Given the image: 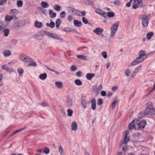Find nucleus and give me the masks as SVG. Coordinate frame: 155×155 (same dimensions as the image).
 <instances>
[{"instance_id":"obj_1","label":"nucleus","mask_w":155,"mask_h":155,"mask_svg":"<svg viewBox=\"0 0 155 155\" xmlns=\"http://www.w3.org/2000/svg\"><path fill=\"white\" fill-rule=\"evenodd\" d=\"M146 125V121L144 120L140 121L134 119L130 123L128 126V129L131 130L134 128L135 130H138L140 129H143Z\"/></svg>"},{"instance_id":"obj_2","label":"nucleus","mask_w":155,"mask_h":155,"mask_svg":"<svg viewBox=\"0 0 155 155\" xmlns=\"http://www.w3.org/2000/svg\"><path fill=\"white\" fill-rule=\"evenodd\" d=\"M120 22L117 21L114 24L111 26L110 28V34L111 37H113L115 35L116 32L117 31L119 27Z\"/></svg>"},{"instance_id":"obj_3","label":"nucleus","mask_w":155,"mask_h":155,"mask_svg":"<svg viewBox=\"0 0 155 155\" xmlns=\"http://www.w3.org/2000/svg\"><path fill=\"white\" fill-rule=\"evenodd\" d=\"M142 0H134L132 5L133 9H136L137 8L142 7Z\"/></svg>"},{"instance_id":"obj_4","label":"nucleus","mask_w":155,"mask_h":155,"mask_svg":"<svg viewBox=\"0 0 155 155\" xmlns=\"http://www.w3.org/2000/svg\"><path fill=\"white\" fill-rule=\"evenodd\" d=\"M141 19L142 25L144 27H147L148 24L149 17L148 18L147 16L143 15Z\"/></svg>"},{"instance_id":"obj_5","label":"nucleus","mask_w":155,"mask_h":155,"mask_svg":"<svg viewBox=\"0 0 155 155\" xmlns=\"http://www.w3.org/2000/svg\"><path fill=\"white\" fill-rule=\"evenodd\" d=\"M129 132L127 130L125 131L124 134V138L123 140L121 141L122 144L121 146H123L124 144H126L127 143L129 140V137H127V135L128 134Z\"/></svg>"},{"instance_id":"obj_6","label":"nucleus","mask_w":155,"mask_h":155,"mask_svg":"<svg viewBox=\"0 0 155 155\" xmlns=\"http://www.w3.org/2000/svg\"><path fill=\"white\" fill-rule=\"evenodd\" d=\"M147 115H152L155 114V109L151 107H148L145 110Z\"/></svg>"},{"instance_id":"obj_7","label":"nucleus","mask_w":155,"mask_h":155,"mask_svg":"<svg viewBox=\"0 0 155 155\" xmlns=\"http://www.w3.org/2000/svg\"><path fill=\"white\" fill-rule=\"evenodd\" d=\"M72 98L68 96L66 102V105L67 107H70L73 105Z\"/></svg>"},{"instance_id":"obj_8","label":"nucleus","mask_w":155,"mask_h":155,"mask_svg":"<svg viewBox=\"0 0 155 155\" xmlns=\"http://www.w3.org/2000/svg\"><path fill=\"white\" fill-rule=\"evenodd\" d=\"M104 31L103 29L101 28L97 27L94 30L93 32L97 34L100 35H101L102 33Z\"/></svg>"},{"instance_id":"obj_9","label":"nucleus","mask_w":155,"mask_h":155,"mask_svg":"<svg viewBox=\"0 0 155 155\" xmlns=\"http://www.w3.org/2000/svg\"><path fill=\"white\" fill-rule=\"evenodd\" d=\"M68 9L69 12L70 13L71 12L74 14H75L76 15H78V14H77V13L78 12V10L75 8L71 7H68Z\"/></svg>"},{"instance_id":"obj_10","label":"nucleus","mask_w":155,"mask_h":155,"mask_svg":"<svg viewBox=\"0 0 155 155\" xmlns=\"http://www.w3.org/2000/svg\"><path fill=\"white\" fill-rule=\"evenodd\" d=\"M51 38L57 40H60L61 41H63V39L59 37L58 35L53 33L51 35Z\"/></svg>"},{"instance_id":"obj_11","label":"nucleus","mask_w":155,"mask_h":155,"mask_svg":"<svg viewBox=\"0 0 155 155\" xmlns=\"http://www.w3.org/2000/svg\"><path fill=\"white\" fill-rule=\"evenodd\" d=\"M3 54L5 57H6L11 56L12 55V53L9 50H7L3 52Z\"/></svg>"},{"instance_id":"obj_12","label":"nucleus","mask_w":155,"mask_h":155,"mask_svg":"<svg viewBox=\"0 0 155 155\" xmlns=\"http://www.w3.org/2000/svg\"><path fill=\"white\" fill-rule=\"evenodd\" d=\"M147 113L145 111V110L143 112H140L138 115V117L140 118H142L145 117Z\"/></svg>"},{"instance_id":"obj_13","label":"nucleus","mask_w":155,"mask_h":155,"mask_svg":"<svg viewBox=\"0 0 155 155\" xmlns=\"http://www.w3.org/2000/svg\"><path fill=\"white\" fill-rule=\"evenodd\" d=\"M141 62V61L137 57L135 60L131 63V66H134L138 64Z\"/></svg>"},{"instance_id":"obj_14","label":"nucleus","mask_w":155,"mask_h":155,"mask_svg":"<svg viewBox=\"0 0 155 155\" xmlns=\"http://www.w3.org/2000/svg\"><path fill=\"white\" fill-rule=\"evenodd\" d=\"M96 100L95 99H92L91 101V108L93 110H94L96 108Z\"/></svg>"},{"instance_id":"obj_15","label":"nucleus","mask_w":155,"mask_h":155,"mask_svg":"<svg viewBox=\"0 0 155 155\" xmlns=\"http://www.w3.org/2000/svg\"><path fill=\"white\" fill-rule=\"evenodd\" d=\"M94 74L93 73H87L86 77L88 80H90L94 76Z\"/></svg>"},{"instance_id":"obj_16","label":"nucleus","mask_w":155,"mask_h":155,"mask_svg":"<svg viewBox=\"0 0 155 155\" xmlns=\"http://www.w3.org/2000/svg\"><path fill=\"white\" fill-rule=\"evenodd\" d=\"M49 14L50 17L51 18H54L56 17V13L53 12L51 10H50L49 11Z\"/></svg>"},{"instance_id":"obj_17","label":"nucleus","mask_w":155,"mask_h":155,"mask_svg":"<svg viewBox=\"0 0 155 155\" xmlns=\"http://www.w3.org/2000/svg\"><path fill=\"white\" fill-rule=\"evenodd\" d=\"M35 25L36 27L40 28L42 26V23L38 21H36L35 22Z\"/></svg>"},{"instance_id":"obj_18","label":"nucleus","mask_w":155,"mask_h":155,"mask_svg":"<svg viewBox=\"0 0 155 155\" xmlns=\"http://www.w3.org/2000/svg\"><path fill=\"white\" fill-rule=\"evenodd\" d=\"M74 24L75 26L77 27H79L81 26L82 24L81 21L77 20H75L74 21Z\"/></svg>"},{"instance_id":"obj_19","label":"nucleus","mask_w":155,"mask_h":155,"mask_svg":"<svg viewBox=\"0 0 155 155\" xmlns=\"http://www.w3.org/2000/svg\"><path fill=\"white\" fill-rule=\"evenodd\" d=\"M71 129L73 131H75L77 129V126L76 122L72 123L71 125Z\"/></svg>"},{"instance_id":"obj_20","label":"nucleus","mask_w":155,"mask_h":155,"mask_svg":"<svg viewBox=\"0 0 155 155\" xmlns=\"http://www.w3.org/2000/svg\"><path fill=\"white\" fill-rule=\"evenodd\" d=\"M139 58H140V57L141 56H143L145 57V58H146L147 57V55L145 54V52L143 50L140 51L139 53H138Z\"/></svg>"},{"instance_id":"obj_21","label":"nucleus","mask_w":155,"mask_h":155,"mask_svg":"<svg viewBox=\"0 0 155 155\" xmlns=\"http://www.w3.org/2000/svg\"><path fill=\"white\" fill-rule=\"evenodd\" d=\"M95 0H84V3L86 5H90L92 4Z\"/></svg>"},{"instance_id":"obj_22","label":"nucleus","mask_w":155,"mask_h":155,"mask_svg":"<svg viewBox=\"0 0 155 155\" xmlns=\"http://www.w3.org/2000/svg\"><path fill=\"white\" fill-rule=\"evenodd\" d=\"M47 77V74L46 73L41 74L39 76V78L42 80H45Z\"/></svg>"},{"instance_id":"obj_23","label":"nucleus","mask_w":155,"mask_h":155,"mask_svg":"<svg viewBox=\"0 0 155 155\" xmlns=\"http://www.w3.org/2000/svg\"><path fill=\"white\" fill-rule=\"evenodd\" d=\"M55 85L58 88H61L62 87V84L60 81H57L55 83Z\"/></svg>"},{"instance_id":"obj_24","label":"nucleus","mask_w":155,"mask_h":155,"mask_svg":"<svg viewBox=\"0 0 155 155\" xmlns=\"http://www.w3.org/2000/svg\"><path fill=\"white\" fill-rule=\"evenodd\" d=\"M46 25L47 26L50 27V28H54L55 26V23L53 21H51L50 24H49L48 23H47L46 24Z\"/></svg>"},{"instance_id":"obj_25","label":"nucleus","mask_w":155,"mask_h":155,"mask_svg":"<svg viewBox=\"0 0 155 155\" xmlns=\"http://www.w3.org/2000/svg\"><path fill=\"white\" fill-rule=\"evenodd\" d=\"M2 32H4V35L5 36H7L9 34V30L8 28H5L2 31Z\"/></svg>"},{"instance_id":"obj_26","label":"nucleus","mask_w":155,"mask_h":155,"mask_svg":"<svg viewBox=\"0 0 155 155\" xmlns=\"http://www.w3.org/2000/svg\"><path fill=\"white\" fill-rule=\"evenodd\" d=\"M41 5L42 7L44 8H47L49 6V4L46 2H41Z\"/></svg>"},{"instance_id":"obj_27","label":"nucleus","mask_w":155,"mask_h":155,"mask_svg":"<svg viewBox=\"0 0 155 155\" xmlns=\"http://www.w3.org/2000/svg\"><path fill=\"white\" fill-rule=\"evenodd\" d=\"M74 82L76 85H81L82 84L81 81L79 79H76L74 81Z\"/></svg>"},{"instance_id":"obj_28","label":"nucleus","mask_w":155,"mask_h":155,"mask_svg":"<svg viewBox=\"0 0 155 155\" xmlns=\"http://www.w3.org/2000/svg\"><path fill=\"white\" fill-rule=\"evenodd\" d=\"M28 65L29 66H37V64L35 62L33 61V60L32 59V61H31L29 62Z\"/></svg>"},{"instance_id":"obj_29","label":"nucleus","mask_w":155,"mask_h":155,"mask_svg":"<svg viewBox=\"0 0 155 155\" xmlns=\"http://www.w3.org/2000/svg\"><path fill=\"white\" fill-rule=\"evenodd\" d=\"M115 16V14L113 12H110L107 13V17L108 18H112Z\"/></svg>"},{"instance_id":"obj_30","label":"nucleus","mask_w":155,"mask_h":155,"mask_svg":"<svg viewBox=\"0 0 155 155\" xmlns=\"http://www.w3.org/2000/svg\"><path fill=\"white\" fill-rule=\"evenodd\" d=\"M153 33L152 32H151L147 34V37L148 40L151 39L153 35Z\"/></svg>"},{"instance_id":"obj_31","label":"nucleus","mask_w":155,"mask_h":155,"mask_svg":"<svg viewBox=\"0 0 155 155\" xmlns=\"http://www.w3.org/2000/svg\"><path fill=\"white\" fill-rule=\"evenodd\" d=\"M81 105L83 106V107L84 108H86L87 107V101L86 100H84V101H81Z\"/></svg>"},{"instance_id":"obj_32","label":"nucleus","mask_w":155,"mask_h":155,"mask_svg":"<svg viewBox=\"0 0 155 155\" xmlns=\"http://www.w3.org/2000/svg\"><path fill=\"white\" fill-rule=\"evenodd\" d=\"M32 59L26 56V57H25L24 61H23L24 62H29V61H32Z\"/></svg>"},{"instance_id":"obj_33","label":"nucleus","mask_w":155,"mask_h":155,"mask_svg":"<svg viewBox=\"0 0 155 155\" xmlns=\"http://www.w3.org/2000/svg\"><path fill=\"white\" fill-rule=\"evenodd\" d=\"M141 67L142 66L141 65H139L137 67H136V68L135 69L134 71L137 74L141 69Z\"/></svg>"},{"instance_id":"obj_34","label":"nucleus","mask_w":155,"mask_h":155,"mask_svg":"<svg viewBox=\"0 0 155 155\" xmlns=\"http://www.w3.org/2000/svg\"><path fill=\"white\" fill-rule=\"evenodd\" d=\"M58 149L61 155H64V150L61 146H59Z\"/></svg>"},{"instance_id":"obj_35","label":"nucleus","mask_w":155,"mask_h":155,"mask_svg":"<svg viewBox=\"0 0 155 155\" xmlns=\"http://www.w3.org/2000/svg\"><path fill=\"white\" fill-rule=\"evenodd\" d=\"M67 112L68 115L69 117H71L72 115V113H73V110L70 109H69L68 110Z\"/></svg>"},{"instance_id":"obj_36","label":"nucleus","mask_w":155,"mask_h":155,"mask_svg":"<svg viewBox=\"0 0 155 155\" xmlns=\"http://www.w3.org/2000/svg\"><path fill=\"white\" fill-rule=\"evenodd\" d=\"M53 8L55 10L58 11L60 10L61 7L58 5H56L53 6Z\"/></svg>"},{"instance_id":"obj_37","label":"nucleus","mask_w":155,"mask_h":155,"mask_svg":"<svg viewBox=\"0 0 155 155\" xmlns=\"http://www.w3.org/2000/svg\"><path fill=\"white\" fill-rule=\"evenodd\" d=\"M77 56L79 58L84 60H86V57L82 55H77Z\"/></svg>"},{"instance_id":"obj_38","label":"nucleus","mask_w":155,"mask_h":155,"mask_svg":"<svg viewBox=\"0 0 155 155\" xmlns=\"http://www.w3.org/2000/svg\"><path fill=\"white\" fill-rule=\"evenodd\" d=\"M43 151L45 153L48 154L49 153L50 150L48 147H46L44 149Z\"/></svg>"},{"instance_id":"obj_39","label":"nucleus","mask_w":155,"mask_h":155,"mask_svg":"<svg viewBox=\"0 0 155 155\" xmlns=\"http://www.w3.org/2000/svg\"><path fill=\"white\" fill-rule=\"evenodd\" d=\"M18 71L19 73V76H21L23 73L24 72L23 70L21 68H19L18 69Z\"/></svg>"},{"instance_id":"obj_40","label":"nucleus","mask_w":155,"mask_h":155,"mask_svg":"<svg viewBox=\"0 0 155 155\" xmlns=\"http://www.w3.org/2000/svg\"><path fill=\"white\" fill-rule=\"evenodd\" d=\"M23 3L22 1L19 0L17 2V5L18 7H21L22 6Z\"/></svg>"},{"instance_id":"obj_41","label":"nucleus","mask_w":155,"mask_h":155,"mask_svg":"<svg viewBox=\"0 0 155 155\" xmlns=\"http://www.w3.org/2000/svg\"><path fill=\"white\" fill-rule=\"evenodd\" d=\"M20 24L19 21L15 22L13 25V26L15 28H18L20 26Z\"/></svg>"},{"instance_id":"obj_42","label":"nucleus","mask_w":155,"mask_h":155,"mask_svg":"<svg viewBox=\"0 0 155 155\" xmlns=\"http://www.w3.org/2000/svg\"><path fill=\"white\" fill-rule=\"evenodd\" d=\"M26 57V55L24 54H21L20 56V59L22 61H23L25 59V57Z\"/></svg>"},{"instance_id":"obj_43","label":"nucleus","mask_w":155,"mask_h":155,"mask_svg":"<svg viewBox=\"0 0 155 155\" xmlns=\"http://www.w3.org/2000/svg\"><path fill=\"white\" fill-rule=\"evenodd\" d=\"M12 18V17H11L10 16L8 15H6L5 18V21H10Z\"/></svg>"},{"instance_id":"obj_44","label":"nucleus","mask_w":155,"mask_h":155,"mask_svg":"<svg viewBox=\"0 0 155 155\" xmlns=\"http://www.w3.org/2000/svg\"><path fill=\"white\" fill-rule=\"evenodd\" d=\"M95 12L97 13L102 15V14L103 13L104 11L101 10L99 8H97L95 10Z\"/></svg>"},{"instance_id":"obj_45","label":"nucleus","mask_w":155,"mask_h":155,"mask_svg":"<svg viewBox=\"0 0 155 155\" xmlns=\"http://www.w3.org/2000/svg\"><path fill=\"white\" fill-rule=\"evenodd\" d=\"M5 27L4 25L3 22L0 21V31L3 29Z\"/></svg>"},{"instance_id":"obj_46","label":"nucleus","mask_w":155,"mask_h":155,"mask_svg":"<svg viewBox=\"0 0 155 155\" xmlns=\"http://www.w3.org/2000/svg\"><path fill=\"white\" fill-rule=\"evenodd\" d=\"M77 69V68H76L74 65L71 66L70 68L71 70L72 71H74L76 70Z\"/></svg>"},{"instance_id":"obj_47","label":"nucleus","mask_w":155,"mask_h":155,"mask_svg":"<svg viewBox=\"0 0 155 155\" xmlns=\"http://www.w3.org/2000/svg\"><path fill=\"white\" fill-rule=\"evenodd\" d=\"M65 12L64 11H62L60 14V17L63 18L65 17Z\"/></svg>"},{"instance_id":"obj_48","label":"nucleus","mask_w":155,"mask_h":155,"mask_svg":"<svg viewBox=\"0 0 155 155\" xmlns=\"http://www.w3.org/2000/svg\"><path fill=\"white\" fill-rule=\"evenodd\" d=\"M82 21L85 24H87L88 23V21L85 17L82 18Z\"/></svg>"},{"instance_id":"obj_49","label":"nucleus","mask_w":155,"mask_h":155,"mask_svg":"<svg viewBox=\"0 0 155 155\" xmlns=\"http://www.w3.org/2000/svg\"><path fill=\"white\" fill-rule=\"evenodd\" d=\"M130 73V71L129 69H127L125 72V74L127 76H129V74Z\"/></svg>"},{"instance_id":"obj_50","label":"nucleus","mask_w":155,"mask_h":155,"mask_svg":"<svg viewBox=\"0 0 155 155\" xmlns=\"http://www.w3.org/2000/svg\"><path fill=\"white\" fill-rule=\"evenodd\" d=\"M74 18L71 15H69L68 16L67 19L70 22L72 21Z\"/></svg>"},{"instance_id":"obj_51","label":"nucleus","mask_w":155,"mask_h":155,"mask_svg":"<svg viewBox=\"0 0 155 155\" xmlns=\"http://www.w3.org/2000/svg\"><path fill=\"white\" fill-rule=\"evenodd\" d=\"M101 55L104 58H106L107 57V53L105 51H103L101 53Z\"/></svg>"},{"instance_id":"obj_52","label":"nucleus","mask_w":155,"mask_h":155,"mask_svg":"<svg viewBox=\"0 0 155 155\" xmlns=\"http://www.w3.org/2000/svg\"><path fill=\"white\" fill-rule=\"evenodd\" d=\"M103 103L102 100L101 98L99 99L97 101V104L98 105H101Z\"/></svg>"},{"instance_id":"obj_53","label":"nucleus","mask_w":155,"mask_h":155,"mask_svg":"<svg viewBox=\"0 0 155 155\" xmlns=\"http://www.w3.org/2000/svg\"><path fill=\"white\" fill-rule=\"evenodd\" d=\"M44 34L47 35L48 36L50 37L51 36V35L52 33L48 31H44Z\"/></svg>"},{"instance_id":"obj_54","label":"nucleus","mask_w":155,"mask_h":155,"mask_svg":"<svg viewBox=\"0 0 155 155\" xmlns=\"http://www.w3.org/2000/svg\"><path fill=\"white\" fill-rule=\"evenodd\" d=\"M97 86L96 85L93 86L92 87V90L94 92H96L97 91Z\"/></svg>"},{"instance_id":"obj_55","label":"nucleus","mask_w":155,"mask_h":155,"mask_svg":"<svg viewBox=\"0 0 155 155\" xmlns=\"http://www.w3.org/2000/svg\"><path fill=\"white\" fill-rule=\"evenodd\" d=\"M7 1V0H0V5H3L4 4H5Z\"/></svg>"},{"instance_id":"obj_56","label":"nucleus","mask_w":155,"mask_h":155,"mask_svg":"<svg viewBox=\"0 0 155 155\" xmlns=\"http://www.w3.org/2000/svg\"><path fill=\"white\" fill-rule=\"evenodd\" d=\"M40 36H41V35H38L37 34H36V35H34L33 36V38H35V39H39V40H41L42 39L41 38L40 39L38 38V37Z\"/></svg>"},{"instance_id":"obj_57","label":"nucleus","mask_w":155,"mask_h":155,"mask_svg":"<svg viewBox=\"0 0 155 155\" xmlns=\"http://www.w3.org/2000/svg\"><path fill=\"white\" fill-rule=\"evenodd\" d=\"M117 102V101L116 99H114L113 100V102L112 103V105L113 107H114L116 106V104Z\"/></svg>"},{"instance_id":"obj_58","label":"nucleus","mask_w":155,"mask_h":155,"mask_svg":"<svg viewBox=\"0 0 155 155\" xmlns=\"http://www.w3.org/2000/svg\"><path fill=\"white\" fill-rule=\"evenodd\" d=\"M107 13H106L104 12L102 14V15L103 17H104L105 18L107 19V18H108V17H107Z\"/></svg>"},{"instance_id":"obj_59","label":"nucleus","mask_w":155,"mask_h":155,"mask_svg":"<svg viewBox=\"0 0 155 155\" xmlns=\"http://www.w3.org/2000/svg\"><path fill=\"white\" fill-rule=\"evenodd\" d=\"M40 105H41L43 107H45L47 105V104L45 102H42L39 103Z\"/></svg>"},{"instance_id":"obj_60","label":"nucleus","mask_w":155,"mask_h":155,"mask_svg":"<svg viewBox=\"0 0 155 155\" xmlns=\"http://www.w3.org/2000/svg\"><path fill=\"white\" fill-rule=\"evenodd\" d=\"M3 76L2 74H0V86H1L3 84V83L2 81V79Z\"/></svg>"},{"instance_id":"obj_61","label":"nucleus","mask_w":155,"mask_h":155,"mask_svg":"<svg viewBox=\"0 0 155 155\" xmlns=\"http://www.w3.org/2000/svg\"><path fill=\"white\" fill-rule=\"evenodd\" d=\"M137 58L139 59L141 61V62L142 61L144 60V59L146 58H145V57H143V56H140V58H139V56L138 57H137Z\"/></svg>"},{"instance_id":"obj_62","label":"nucleus","mask_w":155,"mask_h":155,"mask_svg":"<svg viewBox=\"0 0 155 155\" xmlns=\"http://www.w3.org/2000/svg\"><path fill=\"white\" fill-rule=\"evenodd\" d=\"M82 72L81 71H78L76 74V75L80 77L82 74Z\"/></svg>"},{"instance_id":"obj_63","label":"nucleus","mask_w":155,"mask_h":155,"mask_svg":"<svg viewBox=\"0 0 155 155\" xmlns=\"http://www.w3.org/2000/svg\"><path fill=\"white\" fill-rule=\"evenodd\" d=\"M114 3L116 5H119L120 4V2L119 1H116L114 2Z\"/></svg>"},{"instance_id":"obj_64","label":"nucleus","mask_w":155,"mask_h":155,"mask_svg":"<svg viewBox=\"0 0 155 155\" xmlns=\"http://www.w3.org/2000/svg\"><path fill=\"white\" fill-rule=\"evenodd\" d=\"M12 44H16L17 42V40L15 39H14L12 40Z\"/></svg>"}]
</instances>
